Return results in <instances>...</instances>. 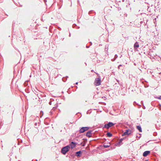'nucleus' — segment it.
<instances>
[{"label": "nucleus", "mask_w": 161, "mask_h": 161, "mask_svg": "<svg viewBox=\"0 0 161 161\" xmlns=\"http://www.w3.org/2000/svg\"><path fill=\"white\" fill-rule=\"evenodd\" d=\"M122 140V139H121V140H120L119 143H120L121 142Z\"/></svg>", "instance_id": "obj_14"}, {"label": "nucleus", "mask_w": 161, "mask_h": 161, "mask_svg": "<svg viewBox=\"0 0 161 161\" xmlns=\"http://www.w3.org/2000/svg\"><path fill=\"white\" fill-rule=\"evenodd\" d=\"M139 47V45L137 42L135 43L134 45V47L135 48H138Z\"/></svg>", "instance_id": "obj_10"}, {"label": "nucleus", "mask_w": 161, "mask_h": 161, "mask_svg": "<svg viewBox=\"0 0 161 161\" xmlns=\"http://www.w3.org/2000/svg\"><path fill=\"white\" fill-rule=\"evenodd\" d=\"M86 135L87 137H91L92 136V133L91 132V131H88L86 133Z\"/></svg>", "instance_id": "obj_7"}, {"label": "nucleus", "mask_w": 161, "mask_h": 161, "mask_svg": "<svg viewBox=\"0 0 161 161\" xmlns=\"http://www.w3.org/2000/svg\"><path fill=\"white\" fill-rule=\"evenodd\" d=\"M89 129V127H82L80 130V133H82Z\"/></svg>", "instance_id": "obj_2"}, {"label": "nucleus", "mask_w": 161, "mask_h": 161, "mask_svg": "<svg viewBox=\"0 0 161 161\" xmlns=\"http://www.w3.org/2000/svg\"><path fill=\"white\" fill-rule=\"evenodd\" d=\"M159 99H161V96H160V97H159Z\"/></svg>", "instance_id": "obj_15"}, {"label": "nucleus", "mask_w": 161, "mask_h": 161, "mask_svg": "<svg viewBox=\"0 0 161 161\" xmlns=\"http://www.w3.org/2000/svg\"><path fill=\"white\" fill-rule=\"evenodd\" d=\"M104 147H109V146L108 145H104Z\"/></svg>", "instance_id": "obj_13"}, {"label": "nucleus", "mask_w": 161, "mask_h": 161, "mask_svg": "<svg viewBox=\"0 0 161 161\" xmlns=\"http://www.w3.org/2000/svg\"><path fill=\"white\" fill-rule=\"evenodd\" d=\"M69 149L70 147L69 146H66L62 148L61 152L64 154H65L69 150Z\"/></svg>", "instance_id": "obj_1"}, {"label": "nucleus", "mask_w": 161, "mask_h": 161, "mask_svg": "<svg viewBox=\"0 0 161 161\" xmlns=\"http://www.w3.org/2000/svg\"><path fill=\"white\" fill-rule=\"evenodd\" d=\"M81 153V152L80 151L77 152L76 153V155L77 156H79L80 155V154Z\"/></svg>", "instance_id": "obj_11"}, {"label": "nucleus", "mask_w": 161, "mask_h": 161, "mask_svg": "<svg viewBox=\"0 0 161 161\" xmlns=\"http://www.w3.org/2000/svg\"><path fill=\"white\" fill-rule=\"evenodd\" d=\"M107 136L109 137H110L112 136V134L110 132H108L107 134Z\"/></svg>", "instance_id": "obj_12"}, {"label": "nucleus", "mask_w": 161, "mask_h": 161, "mask_svg": "<svg viewBox=\"0 0 161 161\" xmlns=\"http://www.w3.org/2000/svg\"><path fill=\"white\" fill-rule=\"evenodd\" d=\"M136 128L139 130L140 132L142 131L141 126L139 125H137L136 126Z\"/></svg>", "instance_id": "obj_9"}, {"label": "nucleus", "mask_w": 161, "mask_h": 161, "mask_svg": "<svg viewBox=\"0 0 161 161\" xmlns=\"http://www.w3.org/2000/svg\"><path fill=\"white\" fill-rule=\"evenodd\" d=\"M114 125L113 123L109 122L108 124L105 125V127L107 129H108L109 127L113 126Z\"/></svg>", "instance_id": "obj_4"}, {"label": "nucleus", "mask_w": 161, "mask_h": 161, "mask_svg": "<svg viewBox=\"0 0 161 161\" xmlns=\"http://www.w3.org/2000/svg\"><path fill=\"white\" fill-rule=\"evenodd\" d=\"M150 153V152L149 151H146L143 153V155L144 157H146Z\"/></svg>", "instance_id": "obj_6"}, {"label": "nucleus", "mask_w": 161, "mask_h": 161, "mask_svg": "<svg viewBox=\"0 0 161 161\" xmlns=\"http://www.w3.org/2000/svg\"><path fill=\"white\" fill-rule=\"evenodd\" d=\"M145 161H148V160H146Z\"/></svg>", "instance_id": "obj_16"}, {"label": "nucleus", "mask_w": 161, "mask_h": 161, "mask_svg": "<svg viewBox=\"0 0 161 161\" xmlns=\"http://www.w3.org/2000/svg\"><path fill=\"white\" fill-rule=\"evenodd\" d=\"M131 131L130 130H126V131L122 135V136H123L125 135H130L131 134Z\"/></svg>", "instance_id": "obj_5"}, {"label": "nucleus", "mask_w": 161, "mask_h": 161, "mask_svg": "<svg viewBox=\"0 0 161 161\" xmlns=\"http://www.w3.org/2000/svg\"><path fill=\"white\" fill-rule=\"evenodd\" d=\"M77 144L76 143H75L73 142H71V148L74 147Z\"/></svg>", "instance_id": "obj_8"}, {"label": "nucleus", "mask_w": 161, "mask_h": 161, "mask_svg": "<svg viewBox=\"0 0 161 161\" xmlns=\"http://www.w3.org/2000/svg\"><path fill=\"white\" fill-rule=\"evenodd\" d=\"M101 83V80L99 78H96L95 81V85L96 86H99L100 85Z\"/></svg>", "instance_id": "obj_3"}]
</instances>
